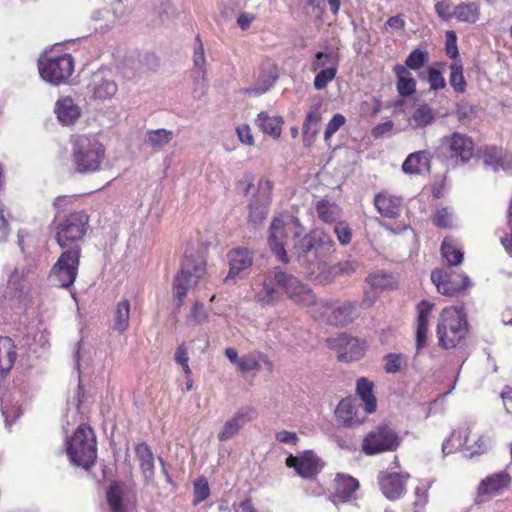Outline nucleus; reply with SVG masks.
Here are the masks:
<instances>
[{
    "instance_id": "obj_49",
    "label": "nucleus",
    "mask_w": 512,
    "mask_h": 512,
    "mask_svg": "<svg viewBox=\"0 0 512 512\" xmlns=\"http://www.w3.org/2000/svg\"><path fill=\"white\" fill-rule=\"evenodd\" d=\"M383 369L388 374H394L407 364L406 357L402 353H389L383 358Z\"/></svg>"
},
{
    "instance_id": "obj_26",
    "label": "nucleus",
    "mask_w": 512,
    "mask_h": 512,
    "mask_svg": "<svg viewBox=\"0 0 512 512\" xmlns=\"http://www.w3.org/2000/svg\"><path fill=\"white\" fill-rule=\"evenodd\" d=\"M297 260L303 266L309 267L317 258L316 239L310 233L300 238L294 245Z\"/></svg>"
},
{
    "instance_id": "obj_47",
    "label": "nucleus",
    "mask_w": 512,
    "mask_h": 512,
    "mask_svg": "<svg viewBox=\"0 0 512 512\" xmlns=\"http://www.w3.org/2000/svg\"><path fill=\"white\" fill-rule=\"evenodd\" d=\"M318 71L319 72L314 78V88L316 90H322L326 88L328 83H330L336 77L338 72V63H332V65L328 66L326 69Z\"/></svg>"
},
{
    "instance_id": "obj_58",
    "label": "nucleus",
    "mask_w": 512,
    "mask_h": 512,
    "mask_svg": "<svg viewBox=\"0 0 512 512\" xmlns=\"http://www.w3.org/2000/svg\"><path fill=\"white\" fill-rule=\"evenodd\" d=\"M359 266V262L356 259L348 258L338 262L335 266V269L336 272L340 273L341 275H351L357 271Z\"/></svg>"
},
{
    "instance_id": "obj_42",
    "label": "nucleus",
    "mask_w": 512,
    "mask_h": 512,
    "mask_svg": "<svg viewBox=\"0 0 512 512\" xmlns=\"http://www.w3.org/2000/svg\"><path fill=\"white\" fill-rule=\"evenodd\" d=\"M435 119V112L428 104H422L417 107L408 122L412 128H424L430 125Z\"/></svg>"
},
{
    "instance_id": "obj_22",
    "label": "nucleus",
    "mask_w": 512,
    "mask_h": 512,
    "mask_svg": "<svg viewBox=\"0 0 512 512\" xmlns=\"http://www.w3.org/2000/svg\"><path fill=\"white\" fill-rule=\"evenodd\" d=\"M374 205L382 217L396 219L401 214L403 200L388 191H381L374 196Z\"/></svg>"
},
{
    "instance_id": "obj_5",
    "label": "nucleus",
    "mask_w": 512,
    "mask_h": 512,
    "mask_svg": "<svg viewBox=\"0 0 512 512\" xmlns=\"http://www.w3.org/2000/svg\"><path fill=\"white\" fill-rule=\"evenodd\" d=\"M67 454L72 464L90 468L97 459V442L91 427L80 425L67 440Z\"/></svg>"
},
{
    "instance_id": "obj_32",
    "label": "nucleus",
    "mask_w": 512,
    "mask_h": 512,
    "mask_svg": "<svg viewBox=\"0 0 512 512\" xmlns=\"http://www.w3.org/2000/svg\"><path fill=\"white\" fill-rule=\"evenodd\" d=\"M55 112L58 120L65 125L73 124L80 117V109L70 97L59 99L56 102Z\"/></svg>"
},
{
    "instance_id": "obj_11",
    "label": "nucleus",
    "mask_w": 512,
    "mask_h": 512,
    "mask_svg": "<svg viewBox=\"0 0 512 512\" xmlns=\"http://www.w3.org/2000/svg\"><path fill=\"white\" fill-rule=\"evenodd\" d=\"M441 148L456 164H466L474 155L475 143L470 136L453 132L441 139Z\"/></svg>"
},
{
    "instance_id": "obj_20",
    "label": "nucleus",
    "mask_w": 512,
    "mask_h": 512,
    "mask_svg": "<svg viewBox=\"0 0 512 512\" xmlns=\"http://www.w3.org/2000/svg\"><path fill=\"white\" fill-rule=\"evenodd\" d=\"M483 164L493 171H506L512 168V152L496 146H486L482 149Z\"/></svg>"
},
{
    "instance_id": "obj_37",
    "label": "nucleus",
    "mask_w": 512,
    "mask_h": 512,
    "mask_svg": "<svg viewBox=\"0 0 512 512\" xmlns=\"http://www.w3.org/2000/svg\"><path fill=\"white\" fill-rule=\"evenodd\" d=\"M17 353L14 342L9 337H0V374L9 372L16 360Z\"/></svg>"
},
{
    "instance_id": "obj_60",
    "label": "nucleus",
    "mask_w": 512,
    "mask_h": 512,
    "mask_svg": "<svg viewBox=\"0 0 512 512\" xmlns=\"http://www.w3.org/2000/svg\"><path fill=\"white\" fill-rule=\"evenodd\" d=\"M189 319L194 324H200L206 321L207 313L204 309L203 303L196 301L190 311Z\"/></svg>"
},
{
    "instance_id": "obj_40",
    "label": "nucleus",
    "mask_w": 512,
    "mask_h": 512,
    "mask_svg": "<svg viewBox=\"0 0 512 512\" xmlns=\"http://www.w3.org/2000/svg\"><path fill=\"white\" fill-rule=\"evenodd\" d=\"M315 209L319 219L325 223H335L342 218V209L326 199L317 201Z\"/></svg>"
},
{
    "instance_id": "obj_25",
    "label": "nucleus",
    "mask_w": 512,
    "mask_h": 512,
    "mask_svg": "<svg viewBox=\"0 0 512 512\" xmlns=\"http://www.w3.org/2000/svg\"><path fill=\"white\" fill-rule=\"evenodd\" d=\"M230 270L226 281L247 273L253 264L251 253L245 248L234 249L228 254Z\"/></svg>"
},
{
    "instance_id": "obj_15",
    "label": "nucleus",
    "mask_w": 512,
    "mask_h": 512,
    "mask_svg": "<svg viewBox=\"0 0 512 512\" xmlns=\"http://www.w3.org/2000/svg\"><path fill=\"white\" fill-rule=\"evenodd\" d=\"M410 475L406 472H381L378 482L382 493L390 500L399 499L406 490Z\"/></svg>"
},
{
    "instance_id": "obj_62",
    "label": "nucleus",
    "mask_w": 512,
    "mask_h": 512,
    "mask_svg": "<svg viewBox=\"0 0 512 512\" xmlns=\"http://www.w3.org/2000/svg\"><path fill=\"white\" fill-rule=\"evenodd\" d=\"M435 9L439 17L444 20L454 17L452 5L449 2L441 1L436 3Z\"/></svg>"
},
{
    "instance_id": "obj_23",
    "label": "nucleus",
    "mask_w": 512,
    "mask_h": 512,
    "mask_svg": "<svg viewBox=\"0 0 512 512\" xmlns=\"http://www.w3.org/2000/svg\"><path fill=\"white\" fill-rule=\"evenodd\" d=\"M458 445L464 447L472 455L484 453L488 449L484 437L475 432L474 427L469 424H465L459 429Z\"/></svg>"
},
{
    "instance_id": "obj_2",
    "label": "nucleus",
    "mask_w": 512,
    "mask_h": 512,
    "mask_svg": "<svg viewBox=\"0 0 512 512\" xmlns=\"http://www.w3.org/2000/svg\"><path fill=\"white\" fill-rule=\"evenodd\" d=\"M104 158L105 147L95 136L78 135L73 138L72 162L78 173L98 171Z\"/></svg>"
},
{
    "instance_id": "obj_1",
    "label": "nucleus",
    "mask_w": 512,
    "mask_h": 512,
    "mask_svg": "<svg viewBox=\"0 0 512 512\" xmlns=\"http://www.w3.org/2000/svg\"><path fill=\"white\" fill-rule=\"evenodd\" d=\"M283 293L301 307L317 306L319 303L307 284L281 267L270 268L264 273L262 288L254 298L261 306H274Z\"/></svg>"
},
{
    "instance_id": "obj_50",
    "label": "nucleus",
    "mask_w": 512,
    "mask_h": 512,
    "mask_svg": "<svg viewBox=\"0 0 512 512\" xmlns=\"http://www.w3.org/2000/svg\"><path fill=\"white\" fill-rule=\"evenodd\" d=\"M419 78L428 82L430 90L438 91L446 87V81L442 72L435 67H429L427 69L426 77H424L422 73H419Z\"/></svg>"
},
{
    "instance_id": "obj_28",
    "label": "nucleus",
    "mask_w": 512,
    "mask_h": 512,
    "mask_svg": "<svg viewBox=\"0 0 512 512\" xmlns=\"http://www.w3.org/2000/svg\"><path fill=\"white\" fill-rule=\"evenodd\" d=\"M359 488V482L350 475L338 474L334 480V491L332 493L334 502H346Z\"/></svg>"
},
{
    "instance_id": "obj_51",
    "label": "nucleus",
    "mask_w": 512,
    "mask_h": 512,
    "mask_svg": "<svg viewBox=\"0 0 512 512\" xmlns=\"http://www.w3.org/2000/svg\"><path fill=\"white\" fill-rule=\"evenodd\" d=\"M454 213L450 207L437 209L433 217V224L438 228H452L454 226Z\"/></svg>"
},
{
    "instance_id": "obj_48",
    "label": "nucleus",
    "mask_w": 512,
    "mask_h": 512,
    "mask_svg": "<svg viewBox=\"0 0 512 512\" xmlns=\"http://www.w3.org/2000/svg\"><path fill=\"white\" fill-rule=\"evenodd\" d=\"M366 282L371 286L372 290L381 291L384 289H388L392 286L393 278L390 274L386 272L378 271L373 274H370L366 278Z\"/></svg>"
},
{
    "instance_id": "obj_52",
    "label": "nucleus",
    "mask_w": 512,
    "mask_h": 512,
    "mask_svg": "<svg viewBox=\"0 0 512 512\" xmlns=\"http://www.w3.org/2000/svg\"><path fill=\"white\" fill-rule=\"evenodd\" d=\"M428 60V53L421 49H414L405 60V67L411 70H419Z\"/></svg>"
},
{
    "instance_id": "obj_16",
    "label": "nucleus",
    "mask_w": 512,
    "mask_h": 512,
    "mask_svg": "<svg viewBox=\"0 0 512 512\" xmlns=\"http://www.w3.org/2000/svg\"><path fill=\"white\" fill-rule=\"evenodd\" d=\"M193 78L195 80L194 93L201 97L206 93V57L204 45L199 34L195 36L193 48Z\"/></svg>"
},
{
    "instance_id": "obj_7",
    "label": "nucleus",
    "mask_w": 512,
    "mask_h": 512,
    "mask_svg": "<svg viewBox=\"0 0 512 512\" xmlns=\"http://www.w3.org/2000/svg\"><path fill=\"white\" fill-rule=\"evenodd\" d=\"M304 228L298 218L287 216L286 219L274 218L270 225L268 242L278 261L288 263L289 258L285 250V241L289 235L299 237Z\"/></svg>"
},
{
    "instance_id": "obj_3",
    "label": "nucleus",
    "mask_w": 512,
    "mask_h": 512,
    "mask_svg": "<svg viewBox=\"0 0 512 512\" xmlns=\"http://www.w3.org/2000/svg\"><path fill=\"white\" fill-rule=\"evenodd\" d=\"M468 322L463 308L455 306L442 310L438 325L437 335L439 345L444 349L455 348L466 336Z\"/></svg>"
},
{
    "instance_id": "obj_59",
    "label": "nucleus",
    "mask_w": 512,
    "mask_h": 512,
    "mask_svg": "<svg viewBox=\"0 0 512 512\" xmlns=\"http://www.w3.org/2000/svg\"><path fill=\"white\" fill-rule=\"evenodd\" d=\"M345 117L342 114H335L332 119L328 122L324 137L325 140L331 138V136L338 131V129L345 124Z\"/></svg>"
},
{
    "instance_id": "obj_6",
    "label": "nucleus",
    "mask_w": 512,
    "mask_h": 512,
    "mask_svg": "<svg viewBox=\"0 0 512 512\" xmlns=\"http://www.w3.org/2000/svg\"><path fill=\"white\" fill-rule=\"evenodd\" d=\"M55 239L62 248L81 240L89 228V216L84 211L56 215Z\"/></svg>"
},
{
    "instance_id": "obj_53",
    "label": "nucleus",
    "mask_w": 512,
    "mask_h": 512,
    "mask_svg": "<svg viewBox=\"0 0 512 512\" xmlns=\"http://www.w3.org/2000/svg\"><path fill=\"white\" fill-rule=\"evenodd\" d=\"M332 63H338L332 52H317L311 62V71L317 72L318 70L326 69Z\"/></svg>"
},
{
    "instance_id": "obj_8",
    "label": "nucleus",
    "mask_w": 512,
    "mask_h": 512,
    "mask_svg": "<svg viewBox=\"0 0 512 512\" xmlns=\"http://www.w3.org/2000/svg\"><path fill=\"white\" fill-rule=\"evenodd\" d=\"M80 257L81 248L78 245L64 251L51 269L50 282L61 288L71 287L78 274Z\"/></svg>"
},
{
    "instance_id": "obj_55",
    "label": "nucleus",
    "mask_w": 512,
    "mask_h": 512,
    "mask_svg": "<svg viewBox=\"0 0 512 512\" xmlns=\"http://www.w3.org/2000/svg\"><path fill=\"white\" fill-rule=\"evenodd\" d=\"M194 500L193 504L197 505L206 500L210 495V488L206 478L201 477L194 482Z\"/></svg>"
},
{
    "instance_id": "obj_9",
    "label": "nucleus",
    "mask_w": 512,
    "mask_h": 512,
    "mask_svg": "<svg viewBox=\"0 0 512 512\" xmlns=\"http://www.w3.org/2000/svg\"><path fill=\"white\" fill-rule=\"evenodd\" d=\"M74 59L71 54L48 57L39 62V73L46 82L59 86L67 82L74 71Z\"/></svg>"
},
{
    "instance_id": "obj_19",
    "label": "nucleus",
    "mask_w": 512,
    "mask_h": 512,
    "mask_svg": "<svg viewBox=\"0 0 512 512\" xmlns=\"http://www.w3.org/2000/svg\"><path fill=\"white\" fill-rule=\"evenodd\" d=\"M286 465L293 467L296 473L305 479L314 477L320 471V461L313 451H306L301 457L290 455Z\"/></svg>"
},
{
    "instance_id": "obj_29",
    "label": "nucleus",
    "mask_w": 512,
    "mask_h": 512,
    "mask_svg": "<svg viewBox=\"0 0 512 512\" xmlns=\"http://www.w3.org/2000/svg\"><path fill=\"white\" fill-rule=\"evenodd\" d=\"M431 154L427 150L411 153L403 162L402 170L406 174H422L429 172Z\"/></svg>"
},
{
    "instance_id": "obj_45",
    "label": "nucleus",
    "mask_w": 512,
    "mask_h": 512,
    "mask_svg": "<svg viewBox=\"0 0 512 512\" xmlns=\"http://www.w3.org/2000/svg\"><path fill=\"white\" fill-rule=\"evenodd\" d=\"M449 84L456 93L466 91L467 82L463 74V65L460 61H454L450 65Z\"/></svg>"
},
{
    "instance_id": "obj_24",
    "label": "nucleus",
    "mask_w": 512,
    "mask_h": 512,
    "mask_svg": "<svg viewBox=\"0 0 512 512\" xmlns=\"http://www.w3.org/2000/svg\"><path fill=\"white\" fill-rule=\"evenodd\" d=\"M278 79V68L272 61H265L261 65L260 73L254 86L247 90L250 95L259 96L267 92Z\"/></svg>"
},
{
    "instance_id": "obj_30",
    "label": "nucleus",
    "mask_w": 512,
    "mask_h": 512,
    "mask_svg": "<svg viewBox=\"0 0 512 512\" xmlns=\"http://www.w3.org/2000/svg\"><path fill=\"white\" fill-rule=\"evenodd\" d=\"M433 303L423 300L418 304V318L416 324V347L420 350L426 345L428 320L433 309Z\"/></svg>"
},
{
    "instance_id": "obj_21",
    "label": "nucleus",
    "mask_w": 512,
    "mask_h": 512,
    "mask_svg": "<svg viewBox=\"0 0 512 512\" xmlns=\"http://www.w3.org/2000/svg\"><path fill=\"white\" fill-rule=\"evenodd\" d=\"M254 418V410L249 407H242L228 419L218 433L220 441H227L238 434L241 428Z\"/></svg>"
},
{
    "instance_id": "obj_57",
    "label": "nucleus",
    "mask_w": 512,
    "mask_h": 512,
    "mask_svg": "<svg viewBox=\"0 0 512 512\" xmlns=\"http://www.w3.org/2000/svg\"><path fill=\"white\" fill-rule=\"evenodd\" d=\"M311 234L316 239L317 251L321 250V251L329 252L333 249V246H334L333 239L327 233H325L323 230L316 229V230H313L311 232Z\"/></svg>"
},
{
    "instance_id": "obj_17",
    "label": "nucleus",
    "mask_w": 512,
    "mask_h": 512,
    "mask_svg": "<svg viewBox=\"0 0 512 512\" xmlns=\"http://www.w3.org/2000/svg\"><path fill=\"white\" fill-rule=\"evenodd\" d=\"M87 89L93 99L103 101L111 99L117 93L118 86L103 70H98L93 73Z\"/></svg>"
},
{
    "instance_id": "obj_4",
    "label": "nucleus",
    "mask_w": 512,
    "mask_h": 512,
    "mask_svg": "<svg viewBox=\"0 0 512 512\" xmlns=\"http://www.w3.org/2000/svg\"><path fill=\"white\" fill-rule=\"evenodd\" d=\"M206 273V261L200 254H186L181 269L173 281L177 308L183 305L187 292L197 287Z\"/></svg>"
},
{
    "instance_id": "obj_46",
    "label": "nucleus",
    "mask_w": 512,
    "mask_h": 512,
    "mask_svg": "<svg viewBox=\"0 0 512 512\" xmlns=\"http://www.w3.org/2000/svg\"><path fill=\"white\" fill-rule=\"evenodd\" d=\"M269 203L254 198L249 204L248 220L254 226L261 224L267 216Z\"/></svg>"
},
{
    "instance_id": "obj_43",
    "label": "nucleus",
    "mask_w": 512,
    "mask_h": 512,
    "mask_svg": "<svg viewBox=\"0 0 512 512\" xmlns=\"http://www.w3.org/2000/svg\"><path fill=\"white\" fill-rule=\"evenodd\" d=\"M107 502L112 512H126L123 485L117 482L110 485L107 492Z\"/></svg>"
},
{
    "instance_id": "obj_10",
    "label": "nucleus",
    "mask_w": 512,
    "mask_h": 512,
    "mask_svg": "<svg viewBox=\"0 0 512 512\" xmlns=\"http://www.w3.org/2000/svg\"><path fill=\"white\" fill-rule=\"evenodd\" d=\"M400 442V437L392 428L387 425H379L363 439L362 451L369 456L395 451Z\"/></svg>"
},
{
    "instance_id": "obj_54",
    "label": "nucleus",
    "mask_w": 512,
    "mask_h": 512,
    "mask_svg": "<svg viewBox=\"0 0 512 512\" xmlns=\"http://www.w3.org/2000/svg\"><path fill=\"white\" fill-rule=\"evenodd\" d=\"M456 116L462 124L467 125L475 118L476 111L473 105L466 101H461L457 105Z\"/></svg>"
},
{
    "instance_id": "obj_35",
    "label": "nucleus",
    "mask_w": 512,
    "mask_h": 512,
    "mask_svg": "<svg viewBox=\"0 0 512 512\" xmlns=\"http://www.w3.org/2000/svg\"><path fill=\"white\" fill-rule=\"evenodd\" d=\"M393 72L397 78V92L402 97H408L416 91V81L411 76L409 70L400 64H397L393 68Z\"/></svg>"
},
{
    "instance_id": "obj_18",
    "label": "nucleus",
    "mask_w": 512,
    "mask_h": 512,
    "mask_svg": "<svg viewBox=\"0 0 512 512\" xmlns=\"http://www.w3.org/2000/svg\"><path fill=\"white\" fill-rule=\"evenodd\" d=\"M510 483L511 476L505 471L491 474L479 483L477 497L484 501L486 497L496 496L507 489Z\"/></svg>"
},
{
    "instance_id": "obj_61",
    "label": "nucleus",
    "mask_w": 512,
    "mask_h": 512,
    "mask_svg": "<svg viewBox=\"0 0 512 512\" xmlns=\"http://www.w3.org/2000/svg\"><path fill=\"white\" fill-rule=\"evenodd\" d=\"M273 183L269 179H261L258 183V195L255 198L270 203Z\"/></svg>"
},
{
    "instance_id": "obj_63",
    "label": "nucleus",
    "mask_w": 512,
    "mask_h": 512,
    "mask_svg": "<svg viewBox=\"0 0 512 512\" xmlns=\"http://www.w3.org/2000/svg\"><path fill=\"white\" fill-rule=\"evenodd\" d=\"M446 51L451 58L458 56V48L456 45V34L454 31H447L446 33Z\"/></svg>"
},
{
    "instance_id": "obj_13",
    "label": "nucleus",
    "mask_w": 512,
    "mask_h": 512,
    "mask_svg": "<svg viewBox=\"0 0 512 512\" xmlns=\"http://www.w3.org/2000/svg\"><path fill=\"white\" fill-rule=\"evenodd\" d=\"M317 307L315 317L321 309H332L330 316L327 318V323L337 327H344L359 316L356 303L349 300L337 304L331 299L320 300Z\"/></svg>"
},
{
    "instance_id": "obj_12",
    "label": "nucleus",
    "mask_w": 512,
    "mask_h": 512,
    "mask_svg": "<svg viewBox=\"0 0 512 512\" xmlns=\"http://www.w3.org/2000/svg\"><path fill=\"white\" fill-rule=\"evenodd\" d=\"M431 281L437 291L446 296H456L471 286L466 274H454L444 269H434L431 272Z\"/></svg>"
},
{
    "instance_id": "obj_64",
    "label": "nucleus",
    "mask_w": 512,
    "mask_h": 512,
    "mask_svg": "<svg viewBox=\"0 0 512 512\" xmlns=\"http://www.w3.org/2000/svg\"><path fill=\"white\" fill-rule=\"evenodd\" d=\"M239 140L245 145H253L254 139L251 129L248 125L243 124L236 129Z\"/></svg>"
},
{
    "instance_id": "obj_39",
    "label": "nucleus",
    "mask_w": 512,
    "mask_h": 512,
    "mask_svg": "<svg viewBox=\"0 0 512 512\" xmlns=\"http://www.w3.org/2000/svg\"><path fill=\"white\" fill-rule=\"evenodd\" d=\"M321 114L318 106H313L307 113L303 124V140L305 145H311L319 132Z\"/></svg>"
},
{
    "instance_id": "obj_31",
    "label": "nucleus",
    "mask_w": 512,
    "mask_h": 512,
    "mask_svg": "<svg viewBox=\"0 0 512 512\" xmlns=\"http://www.w3.org/2000/svg\"><path fill=\"white\" fill-rule=\"evenodd\" d=\"M262 365H264L269 372L273 371V363L264 353L251 352L241 356L237 371L242 374L250 371H259Z\"/></svg>"
},
{
    "instance_id": "obj_33",
    "label": "nucleus",
    "mask_w": 512,
    "mask_h": 512,
    "mask_svg": "<svg viewBox=\"0 0 512 512\" xmlns=\"http://www.w3.org/2000/svg\"><path fill=\"white\" fill-rule=\"evenodd\" d=\"M440 252L448 267L458 266L463 262V250L451 237L444 238Z\"/></svg>"
},
{
    "instance_id": "obj_36",
    "label": "nucleus",
    "mask_w": 512,
    "mask_h": 512,
    "mask_svg": "<svg viewBox=\"0 0 512 512\" xmlns=\"http://www.w3.org/2000/svg\"><path fill=\"white\" fill-rule=\"evenodd\" d=\"M130 309L131 305L128 299L121 300L115 307L112 318V328L119 334H124L129 328Z\"/></svg>"
},
{
    "instance_id": "obj_38",
    "label": "nucleus",
    "mask_w": 512,
    "mask_h": 512,
    "mask_svg": "<svg viewBox=\"0 0 512 512\" xmlns=\"http://www.w3.org/2000/svg\"><path fill=\"white\" fill-rule=\"evenodd\" d=\"M283 123L281 116H271L267 112H260L256 119L257 126L275 139L280 137Z\"/></svg>"
},
{
    "instance_id": "obj_14",
    "label": "nucleus",
    "mask_w": 512,
    "mask_h": 512,
    "mask_svg": "<svg viewBox=\"0 0 512 512\" xmlns=\"http://www.w3.org/2000/svg\"><path fill=\"white\" fill-rule=\"evenodd\" d=\"M367 414L365 408L352 398L342 399L335 410L338 422L346 427L361 424L366 419Z\"/></svg>"
},
{
    "instance_id": "obj_27",
    "label": "nucleus",
    "mask_w": 512,
    "mask_h": 512,
    "mask_svg": "<svg viewBox=\"0 0 512 512\" xmlns=\"http://www.w3.org/2000/svg\"><path fill=\"white\" fill-rule=\"evenodd\" d=\"M136 457L139 461L141 473L146 485L154 481L155 465L154 455L151 448L146 443H139L135 447Z\"/></svg>"
},
{
    "instance_id": "obj_34",
    "label": "nucleus",
    "mask_w": 512,
    "mask_h": 512,
    "mask_svg": "<svg viewBox=\"0 0 512 512\" xmlns=\"http://www.w3.org/2000/svg\"><path fill=\"white\" fill-rule=\"evenodd\" d=\"M374 383L365 377H361L356 382V393L364 403L366 413L376 411L377 400L373 393Z\"/></svg>"
},
{
    "instance_id": "obj_41",
    "label": "nucleus",
    "mask_w": 512,
    "mask_h": 512,
    "mask_svg": "<svg viewBox=\"0 0 512 512\" xmlns=\"http://www.w3.org/2000/svg\"><path fill=\"white\" fill-rule=\"evenodd\" d=\"M174 137V133L167 129L148 130L145 135L144 143L155 151H159L169 144Z\"/></svg>"
},
{
    "instance_id": "obj_44",
    "label": "nucleus",
    "mask_w": 512,
    "mask_h": 512,
    "mask_svg": "<svg viewBox=\"0 0 512 512\" xmlns=\"http://www.w3.org/2000/svg\"><path fill=\"white\" fill-rule=\"evenodd\" d=\"M454 17L461 22L475 23L479 19V6L476 3H461L453 7Z\"/></svg>"
},
{
    "instance_id": "obj_56",
    "label": "nucleus",
    "mask_w": 512,
    "mask_h": 512,
    "mask_svg": "<svg viewBox=\"0 0 512 512\" xmlns=\"http://www.w3.org/2000/svg\"><path fill=\"white\" fill-rule=\"evenodd\" d=\"M334 233L341 245H348L352 239V229L345 221L338 220L334 223Z\"/></svg>"
}]
</instances>
